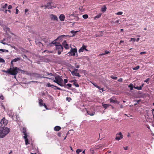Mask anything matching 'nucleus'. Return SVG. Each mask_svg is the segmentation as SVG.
I'll use <instances>...</instances> for the list:
<instances>
[{
    "label": "nucleus",
    "instance_id": "f257e3e1",
    "mask_svg": "<svg viewBox=\"0 0 154 154\" xmlns=\"http://www.w3.org/2000/svg\"><path fill=\"white\" fill-rule=\"evenodd\" d=\"M19 71H23L17 67H13L12 68L11 67V68L8 69L7 70H4L3 72L6 73H8L11 75H14L15 77L16 75L18 73Z\"/></svg>",
    "mask_w": 154,
    "mask_h": 154
},
{
    "label": "nucleus",
    "instance_id": "f03ea898",
    "mask_svg": "<svg viewBox=\"0 0 154 154\" xmlns=\"http://www.w3.org/2000/svg\"><path fill=\"white\" fill-rule=\"evenodd\" d=\"M10 129L7 127L1 128L0 129V138H2L6 136L10 132Z\"/></svg>",
    "mask_w": 154,
    "mask_h": 154
},
{
    "label": "nucleus",
    "instance_id": "7ed1b4c3",
    "mask_svg": "<svg viewBox=\"0 0 154 154\" xmlns=\"http://www.w3.org/2000/svg\"><path fill=\"white\" fill-rule=\"evenodd\" d=\"M55 45L56 49L58 51V54H60L63 51V46L62 45L59 44L58 43L57 44L56 43L55 41H53L52 42L50 43L48 45L51 46H52L53 45Z\"/></svg>",
    "mask_w": 154,
    "mask_h": 154
},
{
    "label": "nucleus",
    "instance_id": "20e7f679",
    "mask_svg": "<svg viewBox=\"0 0 154 154\" xmlns=\"http://www.w3.org/2000/svg\"><path fill=\"white\" fill-rule=\"evenodd\" d=\"M51 79L54 82L57 83L61 86H63V80L61 76L59 75L56 76L55 77V79H52V78Z\"/></svg>",
    "mask_w": 154,
    "mask_h": 154
},
{
    "label": "nucleus",
    "instance_id": "39448f33",
    "mask_svg": "<svg viewBox=\"0 0 154 154\" xmlns=\"http://www.w3.org/2000/svg\"><path fill=\"white\" fill-rule=\"evenodd\" d=\"M53 2H48L47 4L44 5L42 6V7L44 8L45 9H53L56 7V6L53 5Z\"/></svg>",
    "mask_w": 154,
    "mask_h": 154
},
{
    "label": "nucleus",
    "instance_id": "423d86ee",
    "mask_svg": "<svg viewBox=\"0 0 154 154\" xmlns=\"http://www.w3.org/2000/svg\"><path fill=\"white\" fill-rule=\"evenodd\" d=\"M70 47L71 48L70 51L67 54H69V55L74 56L75 55V54L76 53L77 56H78L77 53V49L76 48H73L72 47Z\"/></svg>",
    "mask_w": 154,
    "mask_h": 154
},
{
    "label": "nucleus",
    "instance_id": "0eeeda50",
    "mask_svg": "<svg viewBox=\"0 0 154 154\" xmlns=\"http://www.w3.org/2000/svg\"><path fill=\"white\" fill-rule=\"evenodd\" d=\"M116 137L115 139L116 140H119L122 139L123 137V135L121 132H119L116 134Z\"/></svg>",
    "mask_w": 154,
    "mask_h": 154
},
{
    "label": "nucleus",
    "instance_id": "6e6552de",
    "mask_svg": "<svg viewBox=\"0 0 154 154\" xmlns=\"http://www.w3.org/2000/svg\"><path fill=\"white\" fill-rule=\"evenodd\" d=\"M34 76L38 78H46L48 79H51V78L48 77H44L43 76H42V75H41L40 74L37 73H35L34 74Z\"/></svg>",
    "mask_w": 154,
    "mask_h": 154
},
{
    "label": "nucleus",
    "instance_id": "1a4fd4ad",
    "mask_svg": "<svg viewBox=\"0 0 154 154\" xmlns=\"http://www.w3.org/2000/svg\"><path fill=\"white\" fill-rule=\"evenodd\" d=\"M62 45L66 49H68L69 48V46L67 44L66 41L64 40L62 43Z\"/></svg>",
    "mask_w": 154,
    "mask_h": 154
},
{
    "label": "nucleus",
    "instance_id": "9d476101",
    "mask_svg": "<svg viewBox=\"0 0 154 154\" xmlns=\"http://www.w3.org/2000/svg\"><path fill=\"white\" fill-rule=\"evenodd\" d=\"M50 17L51 20H54L58 21V18L56 15H54L53 14H51L50 15Z\"/></svg>",
    "mask_w": 154,
    "mask_h": 154
},
{
    "label": "nucleus",
    "instance_id": "9b49d317",
    "mask_svg": "<svg viewBox=\"0 0 154 154\" xmlns=\"http://www.w3.org/2000/svg\"><path fill=\"white\" fill-rule=\"evenodd\" d=\"M86 46L85 45H83L82 47L79 50V52H83L84 50L88 51V50L86 49Z\"/></svg>",
    "mask_w": 154,
    "mask_h": 154
},
{
    "label": "nucleus",
    "instance_id": "f8f14e48",
    "mask_svg": "<svg viewBox=\"0 0 154 154\" xmlns=\"http://www.w3.org/2000/svg\"><path fill=\"white\" fill-rule=\"evenodd\" d=\"M87 112L88 115H90L91 116H93L95 114V111H91L87 110Z\"/></svg>",
    "mask_w": 154,
    "mask_h": 154
},
{
    "label": "nucleus",
    "instance_id": "ddd939ff",
    "mask_svg": "<svg viewBox=\"0 0 154 154\" xmlns=\"http://www.w3.org/2000/svg\"><path fill=\"white\" fill-rule=\"evenodd\" d=\"M47 86L48 87H52L53 86H54V87H56V88L57 89V90H61V88H59L57 86H54L53 85H51L49 83H48L47 84Z\"/></svg>",
    "mask_w": 154,
    "mask_h": 154
},
{
    "label": "nucleus",
    "instance_id": "4468645a",
    "mask_svg": "<svg viewBox=\"0 0 154 154\" xmlns=\"http://www.w3.org/2000/svg\"><path fill=\"white\" fill-rule=\"evenodd\" d=\"M59 19L61 21H63L64 20L65 18V15L63 14H61L59 17Z\"/></svg>",
    "mask_w": 154,
    "mask_h": 154
},
{
    "label": "nucleus",
    "instance_id": "2eb2a0df",
    "mask_svg": "<svg viewBox=\"0 0 154 154\" xmlns=\"http://www.w3.org/2000/svg\"><path fill=\"white\" fill-rule=\"evenodd\" d=\"M2 121L3 125V126H5L8 123V121L6 120L5 118H3L2 119Z\"/></svg>",
    "mask_w": 154,
    "mask_h": 154
},
{
    "label": "nucleus",
    "instance_id": "dca6fc26",
    "mask_svg": "<svg viewBox=\"0 0 154 154\" xmlns=\"http://www.w3.org/2000/svg\"><path fill=\"white\" fill-rule=\"evenodd\" d=\"M20 60V57H17L16 58H15L14 59L12 60H11V63L13 66V62H16L17 61Z\"/></svg>",
    "mask_w": 154,
    "mask_h": 154
},
{
    "label": "nucleus",
    "instance_id": "f3484780",
    "mask_svg": "<svg viewBox=\"0 0 154 154\" xmlns=\"http://www.w3.org/2000/svg\"><path fill=\"white\" fill-rule=\"evenodd\" d=\"M109 100L111 103H116L118 104H119V102L117 100H113V99L112 98L109 99Z\"/></svg>",
    "mask_w": 154,
    "mask_h": 154
},
{
    "label": "nucleus",
    "instance_id": "a211bd4d",
    "mask_svg": "<svg viewBox=\"0 0 154 154\" xmlns=\"http://www.w3.org/2000/svg\"><path fill=\"white\" fill-rule=\"evenodd\" d=\"M61 129V128L58 126H55L54 128V130L56 131H59Z\"/></svg>",
    "mask_w": 154,
    "mask_h": 154
},
{
    "label": "nucleus",
    "instance_id": "6ab92c4d",
    "mask_svg": "<svg viewBox=\"0 0 154 154\" xmlns=\"http://www.w3.org/2000/svg\"><path fill=\"white\" fill-rule=\"evenodd\" d=\"M77 81L75 79L73 80L72 82H73L74 85L76 87H78L79 86V85L76 82Z\"/></svg>",
    "mask_w": 154,
    "mask_h": 154
},
{
    "label": "nucleus",
    "instance_id": "aec40b11",
    "mask_svg": "<svg viewBox=\"0 0 154 154\" xmlns=\"http://www.w3.org/2000/svg\"><path fill=\"white\" fill-rule=\"evenodd\" d=\"M43 100L41 99H39V104L40 106H42L44 105V104L43 103Z\"/></svg>",
    "mask_w": 154,
    "mask_h": 154
},
{
    "label": "nucleus",
    "instance_id": "412c9836",
    "mask_svg": "<svg viewBox=\"0 0 154 154\" xmlns=\"http://www.w3.org/2000/svg\"><path fill=\"white\" fill-rule=\"evenodd\" d=\"M71 73L72 75H75L78 77H80L81 76L79 74V73L77 72H75L73 73L72 72Z\"/></svg>",
    "mask_w": 154,
    "mask_h": 154
},
{
    "label": "nucleus",
    "instance_id": "4be33fe9",
    "mask_svg": "<svg viewBox=\"0 0 154 154\" xmlns=\"http://www.w3.org/2000/svg\"><path fill=\"white\" fill-rule=\"evenodd\" d=\"M102 105L103 107L105 109L109 107V106H111V105H109L107 104H103Z\"/></svg>",
    "mask_w": 154,
    "mask_h": 154
},
{
    "label": "nucleus",
    "instance_id": "5701e85b",
    "mask_svg": "<svg viewBox=\"0 0 154 154\" xmlns=\"http://www.w3.org/2000/svg\"><path fill=\"white\" fill-rule=\"evenodd\" d=\"M72 85L70 84H68L67 85H66L65 86V87L69 89L71 87Z\"/></svg>",
    "mask_w": 154,
    "mask_h": 154
},
{
    "label": "nucleus",
    "instance_id": "b1692460",
    "mask_svg": "<svg viewBox=\"0 0 154 154\" xmlns=\"http://www.w3.org/2000/svg\"><path fill=\"white\" fill-rule=\"evenodd\" d=\"M106 8L105 6L103 8H102L101 9V11L103 12H104L106 11Z\"/></svg>",
    "mask_w": 154,
    "mask_h": 154
},
{
    "label": "nucleus",
    "instance_id": "393cba45",
    "mask_svg": "<svg viewBox=\"0 0 154 154\" xmlns=\"http://www.w3.org/2000/svg\"><path fill=\"white\" fill-rule=\"evenodd\" d=\"M66 35H61L59 37H58L56 39V40H58V39H60V40H61V39L63 37H66Z\"/></svg>",
    "mask_w": 154,
    "mask_h": 154
},
{
    "label": "nucleus",
    "instance_id": "a878e982",
    "mask_svg": "<svg viewBox=\"0 0 154 154\" xmlns=\"http://www.w3.org/2000/svg\"><path fill=\"white\" fill-rule=\"evenodd\" d=\"M134 88L135 89H137L138 90H141L142 88H141V87H140V86H139V87H138V86H134Z\"/></svg>",
    "mask_w": 154,
    "mask_h": 154
},
{
    "label": "nucleus",
    "instance_id": "bb28decb",
    "mask_svg": "<svg viewBox=\"0 0 154 154\" xmlns=\"http://www.w3.org/2000/svg\"><path fill=\"white\" fill-rule=\"evenodd\" d=\"M128 87L130 88V89L131 90H132L133 89V85L132 84H130L128 86Z\"/></svg>",
    "mask_w": 154,
    "mask_h": 154
},
{
    "label": "nucleus",
    "instance_id": "cd10ccee",
    "mask_svg": "<svg viewBox=\"0 0 154 154\" xmlns=\"http://www.w3.org/2000/svg\"><path fill=\"white\" fill-rule=\"evenodd\" d=\"M140 67V66H137L136 67L133 68V69L134 70H137L139 69Z\"/></svg>",
    "mask_w": 154,
    "mask_h": 154
},
{
    "label": "nucleus",
    "instance_id": "c85d7f7f",
    "mask_svg": "<svg viewBox=\"0 0 154 154\" xmlns=\"http://www.w3.org/2000/svg\"><path fill=\"white\" fill-rule=\"evenodd\" d=\"M2 8H6L7 6H8V4H5L4 5H3V4H2L1 5Z\"/></svg>",
    "mask_w": 154,
    "mask_h": 154
},
{
    "label": "nucleus",
    "instance_id": "c756f323",
    "mask_svg": "<svg viewBox=\"0 0 154 154\" xmlns=\"http://www.w3.org/2000/svg\"><path fill=\"white\" fill-rule=\"evenodd\" d=\"M82 17L84 19H87L88 17V16L87 14H84L83 15Z\"/></svg>",
    "mask_w": 154,
    "mask_h": 154
},
{
    "label": "nucleus",
    "instance_id": "7c9ffc66",
    "mask_svg": "<svg viewBox=\"0 0 154 154\" xmlns=\"http://www.w3.org/2000/svg\"><path fill=\"white\" fill-rule=\"evenodd\" d=\"M23 134L24 135V136L23 137L24 139H27V133H26L25 132H24V134Z\"/></svg>",
    "mask_w": 154,
    "mask_h": 154
},
{
    "label": "nucleus",
    "instance_id": "2f4dec72",
    "mask_svg": "<svg viewBox=\"0 0 154 154\" xmlns=\"http://www.w3.org/2000/svg\"><path fill=\"white\" fill-rule=\"evenodd\" d=\"M101 14H99L98 15L95 17L94 18L95 19V18H100L101 17Z\"/></svg>",
    "mask_w": 154,
    "mask_h": 154
},
{
    "label": "nucleus",
    "instance_id": "473e14b6",
    "mask_svg": "<svg viewBox=\"0 0 154 154\" xmlns=\"http://www.w3.org/2000/svg\"><path fill=\"white\" fill-rule=\"evenodd\" d=\"M111 78L115 80H116L117 79V77H114L113 75H112L110 76Z\"/></svg>",
    "mask_w": 154,
    "mask_h": 154
},
{
    "label": "nucleus",
    "instance_id": "72a5a7b5",
    "mask_svg": "<svg viewBox=\"0 0 154 154\" xmlns=\"http://www.w3.org/2000/svg\"><path fill=\"white\" fill-rule=\"evenodd\" d=\"M92 84L95 87L97 88H99V86L97 85L95 83L91 82Z\"/></svg>",
    "mask_w": 154,
    "mask_h": 154
},
{
    "label": "nucleus",
    "instance_id": "f704fd0d",
    "mask_svg": "<svg viewBox=\"0 0 154 154\" xmlns=\"http://www.w3.org/2000/svg\"><path fill=\"white\" fill-rule=\"evenodd\" d=\"M109 53V52L108 51H106L104 53L102 54H101V55H105L106 54H108Z\"/></svg>",
    "mask_w": 154,
    "mask_h": 154
},
{
    "label": "nucleus",
    "instance_id": "c9c22d12",
    "mask_svg": "<svg viewBox=\"0 0 154 154\" xmlns=\"http://www.w3.org/2000/svg\"><path fill=\"white\" fill-rule=\"evenodd\" d=\"M25 139V144L26 145H27L28 144H29V143H28V139Z\"/></svg>",
    "mask_w": 154,
    "mask_h": 154
},
{
    "label": "nucleus",
    "instance_id": "e433bc0d",
    "mask_svg": "<svg viewBox=\"0 0 154 154\" xmlns=\"http://www.w3.org/2000/svg\"><path fill=\"white\" fill-rule=\"evenodd\" d=\"M5 30L6 31V32L10 31V29L8 28H6L5 29Z\"/></svg>",
    "mask_w": 154,
    "mask_h": 154
},
{
    "label": "nucleus",
    "instance_id": "4c0bfd02",
    "mask_svg": "<svg viewBox=\"0 0 154 154\" xmlns=\"http://www.w3.org/2000/svg\"><path fill=\"white\" fill-rule=\"evenodd\" d=\"M5 62V60L2 58L0 57V62L4 63Z\"/></svg>",
    "mask_w": 154,
    "mask_h": 154
},
{
    "label": "nucleus",
    "instance_id": "58836bf2",
    "mask_svg": "<svg viewBox=\"0 0 154 154\" xmlns=\"http://www.w3.org/2000/svg\"><path fill=\"white\" fill-rule=\"evenodd\" d=\"M81 151H82V150H81V149H78L76 150V152L77 153H79V152H81Z\"/></svg>",
    "mask_w": 154,
    "mask_h": 154
},
{
    "label": "nucleus",
    "instance_id": "ea45409f",
    "mask_svg": "<svg viewBox=\"0 0 154 154\" xmlns=\"http://www.w3.org/2000/svg\"><path fill=\"white\" fill-rule=\"evenodd\" d=\"M99 90L100 91V92L101 93L102 92H103L104 90H103V88H101L100 87H99V88H98Z\"/></svg>",
    "mask_w": 154,
    "mask_h": 154
},
{
    "label": "nucleus",
    "instance_id": "a19ab883",
    "mask_svg": "<svg viewBox=\"0 0 154 154\" xmlns=\"http://www.w3.org/2000/svg\"><path fill=\"white\" fill-rule=\"evenodd\" d=\"M66 100L69 102H70L72 100V99L70 97H67L66 98Z\"/></svg>",
    "mask_w": 154,
    "mask_h": 154
},
{
    "label": "nucleus",
    "instance_id": "79ce46f5",
    "mask_svg": "<svg viewBox=\"0 0 154 154\" xmlns=\"http://www.w3.org/2000/svg\"><path fill=\"white\" fill-rule=\"evenodd\" d=\"M136 39L135 38H131V40L130 41V42L133 41V42H134L136 41Z\"/></svg>",
    "mask_w": 154,
    "mask_h": 154
},
{
    "label": "nucleus",
    "instance_id": "37998d69",
    "mask_svg": "<svg viewBox=\"0 0 154 154\" xmlns=\"http://www.w3.org/2000/svg\"><path fill=\"white\" fill-rule=\"evenodd\" d=\"M3 125L2 120L0 121V127H2Z\"/></svg>",
    "mask_w": 154,
    "mask_h": 154
},
{
    "label": "nucleus",
    "instance_id": "c03bdc74",
    "mask_svg": "<svg viewBox=\"0 0 154 154\" xmlns=\"http://www.w3.org/2000/svg\"><path fill=\"white\" fill-rule=\"evenodd\" d=\"M24 132H25L26 133V128H23V134H24Z\"/></svg>",
    "mask_w": 154,
    "mask_h": 154
},
{
    "label": "nucleus",
    "instance_id": "a18cd8bd",
    "mask_svg": "<svg viewBox=\"0 0 154 154\" xmlns=\"http://www.w3.org/2000/svg\"><path fill=\"white\" fill-rule=\"evenodd\" d=\"M77 70H78L77 69H73V71H72V72H72L73 73L75 72H77Z\"/></svg>",
    "mask_w": 154,
    "mask_h": 154
},
{
    "label": "nucleus",
    "instance_id": "49530a36",
    "mask_svg": "<svg viewBox=\"0 0 154 154\" xmlns=\"http://www.w3.org/2000/svg\"><path fill=\"white\" fill-rule=\"evenodd\" d=\"M123 14V12H118L116 14L118 15H120L122 14Z\"/></svg>",
    "mask_w": 154,
    "mask_h": 154
},
{
    "label": "nucleus",
    "instance_id": "de8ad7c7",
    "mask_svg": "<svg viewBox=\"0 0 154 154\" xmlns=\"http://www.w3.org/2000/svg\"><path fill=\"white\" fill-rule=\"evenodd\" d=\"M146 52H145V51L142 52L140 53V54L141 55L144 54H146Z\"/></svg>",
    "mask_w": 154,
    "mask_h": 154
},
{
    "label": "nucleus",
    "instance_id": "09e8293b",
    "mask_svg": "<svg viewBox=\"0 0 154 154\" xmlns=\"http://www.w3.org/2000/svg\"><path fill=\"white\" fill-rule=\"evenodd\" d=\"M64 81L65 84H66L68 82V80L65 79H64Z\"/></svg>",
    "mask_w": 154,
    "mask_h": 154
},
{
    "label": "nucleus",
    "instance_id": "8fccbe9b",
    "mask_svg": "<svg viewBox=\"0 0 154 154\" xmlns=\"http://www.w3.org/2000/svg\"><path fill=\"white\" fill-rule=\"evenodd\" d=\"M118 81L122 82V78H120L118 80Z\"/></svg>",
    "mask_w": 154,
    "mask_h": 154
},
{
    "label": "nucleus",
    "instance_id": "3c124183",
    "mask_svg": "<svg viewBox=\"0 0 154 154\" xmlns=\"http://www.w3.org/2000/svg\"><path fill=\"white\" fill-rule=\"evenodd\" d=\"M12 7L11 5H10L8 6V8L9 9H10L12 8Z\"/></svg>",
    "mask_w": 154,
    "mask_h": 154
},
{
    "label": "nucleus",
    "instance_id": "603ef678",
    "mask_svg": "<svg viewBox=\"0 0 154 154\" xmlns=\"http://www.w3.org/2000/svg\"><path fill=\"white\" fill-rule=\"evenodd\" d=\"M149 80V78L145 80L144 81V82H147Z\"/></svg>",
    "mask_w": 154,
    "mask_h": 154
},
{
    "label": "nucleus",
    "instance_id": "864d4df0",
    "mask_svg": "<svg viewBox=\"0 0 154 154\" xmlns=\"http://www.w3.org/2000/svg\"><path fill=\"white\" fill-rule=\"evenodd\" d=\"M124 149L125 150H127L128 149V146H126V147H123Z\"/></svg>",
    "mask_w": 154,
    "mask_h": 154
},
{
    "label": "nucleus",
    "instance_id": "5fc2aeb1",
    "mask_svg": "<svg viewBox=\"0 0 154 154\" xmlns=\"http://www.w3.org/2000/svg\"><path fill=\"white\" fill-rule=\"evenodd\" d=\"M16 14H17L18 13V12L19 10H18L17 8H16Z\"/></svg>",
    "mask_w": 154,
    "mask_h": 154
},
{
    "label": "nucleus",
    "instance_id": "6e6d98bb",
    "mask_svg": "<svg viewBox=\"0 0 154 154\" xmlns=\"http://www.w3.org/2000/svg\"><path fill=\"white\" fill-rule=\"evenodd\" d=\"M47 74L48 75H50L51 76L53 75V74L51 73H49L48 72H47Z\"/></svg>",
    "mask_w": 154,
    "mask_h": 154
},
{
    "label": "nucleus",
    "instance_id": "4d7b16f0",
    "mask_svg": "<svg viewBox=\"0 0 154 154\" xmlns=\"http://www.w3.org/2000/svg\"><path fill=\"white\" fill-rule=\"evenodd\" d=\"M48 52V53H52V52H51H51H49V51H48L47 50H45L43 52V53H45V52Z\"/></svg>",
    "mask_w": 154,
    "mask_h": 154
},
{
    "label": "nucleus",
    "instance_id": "13d9d810",
    "mask_svg": "<svg viewBox=\"0 0 154 154\" xmlns=\"http://www.w3.org/2000/svg\"><path fill=\"white\" fill-rule=\"evenodd\" d=\"M0 42L2 43V44H3L4 45H6V42H3L2 41H1Z\"/></svg>",
    "mask_w": 154,
    "mask_h": 154
},
{
    "label": "nucleus",
    "instance_id": "bf43d9fd",
    "mask_svg": "<svg viewBox=\"0 0 154 154\" xmlns=\"http://www.w3.org/2000/svg\"><path fill=\"white\" fill-rule=\"evenodd\" d=\"M61 133L60 132H59L57 134L58 136L59 137H61Z\"/></svg>",
    "mask_w": 154,
    "mask_h": 154
},
{
    "label": "nucleus",
    "instance_id": "052dcab7",
    "mask_svg": "<svg viewBox=\"0 0 154 154\" xmlns=\"http://www.w3.org/2000/svg\"><path fill=\"white\" fill-rule=\"evenodd\" d=\"M0 51H2L3 52H5V49H0Z\"/></svg>",
    "mask_w": 154,
    "mask_h": 154
},
{
    "label": "nucleus",
    "instance_id": "680f3d73",
    "mask_svg": "<svg viewBox=\"0 0 154 154\" xmlns=\"http://www.w3.org/2000/svg\"><path fill=\"white\" fill-rule=\"evenodd\" d=\"M28 11H29V10H28V9H25V13H26Z\"/></svg>",
    "mask_w": 154,
    "mask_h": 154
},
{
    "label": "nucleus",
    "instance_id": "e2e57ef3",
    "mask_svg": "<svg viewBox=\"0 0 154 154\" xmlns=\"http://www.w3.org/2000/svg\"><path fill=\"white\" fill-rule=\"evenodd\" d=\"M124 42V41L121 40L119 44H121L122 43H123Z\"/></svg>",
    "mask_w": 154,
    "mask_h": 154
},
{
    "label": "nucleus",
    "instance_id": "0e129e2a",
    "mask_svg": "<svg viewBox=\"0 0 154 154\" xmlns=\"http://www.w3.org/2000/svg\"><path fill=\"white\" fill-rule=\"evenodd\" d=\"M76 32H76H75L74 31H71V32L72 33H76Z\"/></svg>",
    "mask_w": 154,
    "mask_h": 154
},
{
    "label": "nucleus",
    "instance_id": "69168bd1",
    "mask_svg": "<svg viewBox=\"0 0 154 154\" xmlns=\"http://www.w3.org/2000/svg\"><path fill=\"white\" fill-rule=\"evenodd\" d=\"M43 106H44L46 108L47 106L45 103H44V105Z\"/></svg>",
    "mask_w": 154,
    "mask_h": 154
},
{
    "label": "nucleus",
    "instance_id": "338daca9",
    "mask_svg": "<svg viewBox=\"0 0 154 154\" xmlns=\"http://www.w3.org/2000/svg\"><path fill=\"white\" fill-rule=\"evenodd\" d=\"M23 58H24L25 57H27V56H26V55H23Z\"/></svg>",
    "mask_w": 154,
    "mask_h": 154
},
{
    "label": "nucleus",
    "instance_id": "774afa93",
    "mask_svg": "<svg viewBox=\"0 0 154 154\" xmlns=\"http://www.w3.org/2000/svg\"><path fill=\"white\" fill-rule=\"evenodd\" d=\"M144 84H143L142 85L140 86V87H141V88H142V87H143L144 86Z\"/></svg>",
    "mask_w": 154,
    "mask_h": 154
}]
</instances>
